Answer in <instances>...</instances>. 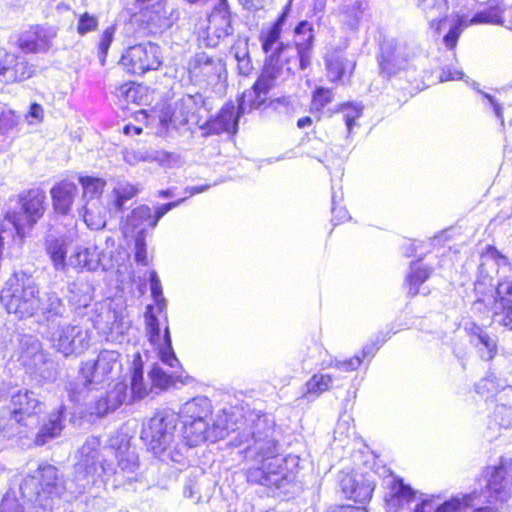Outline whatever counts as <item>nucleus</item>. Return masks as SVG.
I'll use <instances>...</instances> for the list:
<instances>
[{"instance_id":"1","label":"nucleus","mask_w":512,"mask_h":512,"mask_svg":"<svg viewBox=\"0 0 512 512\" xmlns=\"http://www.w3.org/2000/svg\"><path fill=\"white\" fill-rule=\"evenodd\" d=\"M291 5L287 4L275 22L259 36L261 48L266 54L263 70L250 90L244 92L241 108L258 107L267 101V94L272 87L285 81L297 70H306L311 64L314 44L313 26L306 20L294 28L298 37L295 49L290 43L281 41V34L291 26L288 18Z\"/></svg>"},{"instance_id":"2","label":"nucleus","mask_w":512,"mask_h":512,"mask_svg":"<svg viewBox=\"0 0 512 512\" xmlns=\"http://www.w3.org/2000/svg\"><path fill=\"white\" fill-rule=\"evenodd\" d=\"M230 444L245 448V459L253 462L247 469L250 483L281 488L289 481V474L279 455V443L275 437V423L267 415L250 414L245 427L231 431Z\"/></svg>"},{"instance_id":"3","label":"nucleus","mask_w":512,"mask_h":512,"mask_svg":"<svg viewBox=\"0 0 512 512\" xmlns=\"http://www.w3.org/2000/svg\"><path fill=\"white\" fill-rule=\"evenodd\" d=\"M20 491L26 511L50 512L55 498H60L66 491L65 481L59 470L50 464L40 465L28 474L20 485ZM21 505V503H19Z\"/></svg>"},{"instance_id":"4","label":"nucleus","mask_w":512,"mask_h":512,"mask_svg":"<svg viewBox=\"0 0 512 512\" xmlns=\"http://www.w3.org/2000/svg\"><path fill=\"white\" fill-rule=\"evenodd\" d=\"M178 414L163 410L157 412L141 431V438L148 449L163 462L183 464L185 456L182 451L184 446L175 441V430Z\"/></svg>"},{"instance_id":"5","label":"nucleus","mask_w":512,"mask_h":512,"mask_svg":"<svg viewBox=\"0 0 512 512\" xmlns=\"http://www.w3.org/2000/svg\"><path fill=\"white\" fill-rule=\"evenodd\" d=\"M40 291L33 279L25 274H14L8 279L0 294V300L8 313L19 319L36 316Z\"/></svg>"},{"instance_id":"6","label":"nucleus","mask_w":512,"mask_h":512,"mask_svg":"<svg viewBox=\"0 0 512 512\" xmlns=\"http://www.w3.org/2000/svg\"><path fill=\"white\" fill-rule=\"evenodd\" d=\"M384 486L386 512H435L439 506L433 498L417 497V492L396 476L386 478Z\"/></svg>"},{"instance_id":"7","label":"nucleus","mask_w":512,"mask_h":512,"mask_svg":"<svg viewBox=\"0 0 512 512\" xmlns=\"http://www.w3.org/2000/svg\"><path fill=\"white\" fill-rule=\"evenodd\" d=\"M484 488L478 492L489 504H504L512 497V459L501 458L499 463L483 471Z\"/></svg>"},{"instance_id":"8","label":"nucleus","mask_w":512,"mask_h":512,"mask_svg":"<svg viewBox=\"0 0 512 512\" xmlns=\"http://www.w3.org/2000/svg\"><path fill=\"white\" fill-rule=\"evenodd\" d=\"M417 52L418 48L407 42L395 39L384 40L378 57L380 73L392 77L408 70Z\"/></svg>"},{"instance_id":"9","label":"nucleus","mask_w":512,"mask_h":512,"mask_svg":"<svg viewBox=\"0 0 512 512\" xmlns=\"http://www.w3.org/2000/svg\"><path fill=\"white\" fill-rule=\"evenodd\" d=\"M52 347L64 356L80 354L89 347L88 330L80 325L63 322L45 330Z\"/></svg>"},{"instance_id":"10","label":"nucleus","mask_w":512,"mask_h":512,"mask_svg":"<svg viewBox=\"0 0 512 512\" xmlns=\"http://www.w3.org/2000/svg\"><path fill=\"white\" fill-rule=\"evenodd\" d=\"M162 63L160 47L148 42L129 47L123 53L120 65L135 75H143L150 70H156Z\"/></svg>"},{"instance_id":"11","label":"nucleus","mask_w":512,"mask_h":512,"mask_svg":"<svg viewBox=\"0 0 512 512\" xmlns=\"http://www.w3.org/2000/svg\"><path fill=\"white\" fill-rule=\"evenodd\" d=\"M224 422L225 419L222 416L218 417L212 428L209 427L207 421L186 420L183 422L182 438L184 443L180 444V446H184L183 453L185 454L188 448L196 447L206 440L217 441L226 435H231V431L224 425Z\"/></svg>"},{"instance_id":"12","label":"nucleus","mask_w":512,"mask_h":512,"mask_svg":"<svg viewBox=\"0 0 512 512\" xmlns=\"http://www.w3.org/2000/svg\"><path fill=\"white\" fill-rule=\"evenodd\" d=\"M120 369V354L114 350H102L96 360L82 363L80 372L86 381L100 385Z\"/></svg>"},{"instance_id":"13","label":"nucleus","mask_w":512,"mask_h":512,"mask_svg":"<svg viewBox=\"0 0 512 512\" xmlns=\"http://www.w3.org/2000/svg\"><path fill=\"white\" fill-rule=\"evenodd\" d=\"M45 199V193L39 189H31L20 197L22 213L18 216L7 215L18 234H22L26 226L31 227L43 215Z\"/></svg>"},{"instance_id":"14","label":"nucleus","mask_w":512,"mask_h":512,"mask_svg":"<svg viewBox=\"0 0 512 512\" xmlns=\"http://www.w3.org/2000/svg\"><path fill=\"white\" fill-rule=\"evenodd\" d=\"M69 315V307L56 292H44L40 295L36 316L39 325L43 326L45 330L67 321Z\"/></svg>"},{"instance_id":"15","label":"nucleus","mask_w":512,"mask_h":512,"mask_svg":"<svg viewBox=\"0 0 512 512\" xmlns=\"http://www.w3.org/2000/svg\"><path fill=\"white\" fill-rule=\"evenodd\" d=\"M44 409L45 404L34 391L18 389L10 393L9 410L14 413V417H18L28 426L34 423Z\"/></svg>"},{"instance_id":"16","label":"nucleus","mask_w":512,"mask_h":512,"mask_svg":"<svg viewBox=\"0 0 512 512\" xmlns=\"http://www.w3.org/2000/svg\"><path fill=\"white\" fill-rule=\"evenodd\" d=\"M493 320L512 331V277L510 276L501 278L496 286Z\"/></svg>"},{"instance_id":"17","label":"nucleus","mask_w":512,"mask_h":512,"mask_svg":"<svg viewBox=\"0 0 512 512\" xmlns=\"http://www.w3.org/2000/svg\"><path fill=\"white\" fill-rule=\"evenodd\" d=\"M34 69L22 55L0 50V81L14 83L33 75Z\"/></svg>"},{"instance_id":"18","label":"nucleus","mask_w":512,"mask_h":512,"mask_svg":"<svg viewBox=\"0 0 512 512\" xmlns=\"http://www.w3.org/2000/svg\"><path fill=\"white\" fill-rule=\"evenodd\" d=\"M142 22L153 33L170 28L178 19L176 9L170 7L165 1H158L141 11Z\"/></svg>"},{"instance_id":"19","label":"nucleus","mask_w":512,"mask_h":512,"mask_svg":"<svg viewBox=\"0 0 512 512\" xmlns=\"http://www.w3.org/2000/svg\"><path fill=\"white\" fill-rule=\"evenodd\" d=\"M55 36L56 31L52 27L31 26L20 34L17 46L25 53L45 52Z\"/></svg>"},{"instance_id":"20","label":"nucleus","mask_w":512,"mask_h":512,"mask_svg":"<svg viewBox=\"0 0 512 512\" xmlns=\"http://www.w3.org/2000/svg\"><path fill=\"white\" fill-rule=\"evenodd\" d=\"M242 95H244V93ZM242 99L243 96H241L239 100L237 116H235L233 105L225 106L214 119L207 121L205 126L207 132L209 134H221L223 132L235 133L237 130L238 118L240 114H243L246 111H250L252 109H258L263 106V104H261L258 107H250L248 103H246V108L242 109ZM265 104L266 102L264 105Z\"/></svg>"},{"instance_id":"21","label":"nucleus","mask_w":512,"mask_h":512,"mask_svg":"<svg viewBox=\"0 0 512 512\" xmlns=\"http://www.w3.org/2000/svg\"><path fill=\"white\" fill-rule=\"evenodd\" d=\"M465 330L469 335V341L476 348L479 357L484 361H491L497 354V337L490 335L484 328L475 323H468Z\"/></svg>"},{"instance_id":"22","label":"nucleus","mask_w":512,"mask_h":512,"mask_svg":"<svg viewBox=\"0 0 512 512\" xmlns=\"http://www.w3.org/2000/svg\"><path fill=\"white\" fill-rule=\"evenodd\" d=\"M458 0H416V6L429 22V26L440 33L442 22L447 18L448 11L457 7Z\"/></svg>"},{"instance_id":"23","label":"nucleus","mask_w":512,"mask_h":512,"mask_svg":"<svg viewBox=\"0 0 512 512\" xmlns=\"http://www.w3.org/2000/svg\"><path fill=\"white\" fill-rule=\"evenodd\" d=\"M102 255L96 245L77 246L68 258V267L77 271H96L101 266Z\"/></svg>"},{"instance_id":"24","label":"nucleus","mask_w":512,"mask_h":512,"mask_svg":"<svg viewBox=\"0 0 512 512\" xmlns=\"http://www.w3.org/2000/svg\"><path fill=\"white\" fill-rule=\"evenodd\" d=\"M340 486L347 498L359 503L369 501L374 491V485L370 480L363 477L358 479L351 475L344 476L340 481Z\"/></svg>"},{"instance_id":"25","label":"nucleus","mask_w":512,"mask_h":512,"mask_svg":"<svg viewBox=\"0 0 512 512\" xmlns=\"http://www.w3.org/2000/svg\"><path fill=\"white\" fill-rule=\"evenodd\" d=\"M50 194L54 209L60 214L67 215L78 194V188L75 183L63 180L51 188Z\"/></svg>"},{"instance_id":"26","label":"nucleus","mask_w":512,"mask_h":512,"mask_svg":"<svg viewBox=\"0 0 512 512\" xmlns=\"http://www.w3.org/2000/svg\"><path fill=\"white\" fill-rule=\"evenodd\" d=\"M325 62L327 77L331 82L341 81L346 75H351L355 67V62L340 50L328 53Z\"/></svg>"},{"instance_id":"27","label":"nucleus","mask_w":512,"mask_h":512,"mask_svg":"<svg viewBox=\"0 0 512 512\" xmlns=\"http://www.w3.org/2000/svg\"><path fill=\"white\" fill-rule=\"evenodd\" d=\"M208 31L218 39L233 33L231 13L226 3H221L208 17Z\"/></svg>"},{"instance_id":"28","label":"nucleus","mask_w":512,"mask_h":512,"mask_svg":"<svg viewBox=\"0 0 512 512\" xmlns=\"http://www.w3.org/2000/svg\"><path fill=\"white\" fill-rule=\"evenodd\" d=\"M84 205L79 213L85 224L92 230H99L106 225V214L109 206L102 204L98 198L83 201Z\"/></svg>"},{"instance_id":"29","label":"nucleus","mask_w":512,"mask_h":512,"mask_svg":"<svg viewBox=\"0 0 512 512\" xmlns=\"http://www.w3.org/2000/svg\"><path fill=\"white\" fill-rule=\"evenodd\" d=\"M21 345L23 350L21 359L23 363L35 368L36 371H38L44 378H54V375L51 372L47 376L43 375L41 368L39 367V364L41 363L53 365V362L47 361L44 354L41 352L40 342L36 338L28 336L21 341Z\"/></svg>"},{"instance_id":"30","label":"nucleus","mask_w":512,"mask_h":512,"mask_svg":"<svg viewBox=\"0 0 512 512\" xmlns=\"http://www.w3.org/2000/svg\"><path fill=\"white\" fill-rule=\"evenodd\" d=\"M64 418L63 406L59 407L57 411L51 413L48 420L36 434L35 444L37 446H43L52 439L58 437L64 428Z\"/></svg>"},{"instance_id":"31","label":"nucleus","mask_w":512,"mask_h":512,"mask_svg":"<svg viewBox=\"0 0 512 512\" xmlns=\"http://www.w3.org/2000/svg\"><path fill=\"white\" fill-rule=\"evenodd\" d=\"M143 374L141 357L137 354L133 361V369L130 378V402L142 400L152 392L153 388L144 381Z\"/></svg>"},{"instance_id":"32","label":"nucleus","mask_w":512,"mask_h":512,"mask_svg":"<svg viewBox=\"0 0 512 512\" xmlns=\"http://www.w3.org/2000/svg\"><path fill=\"white\" fill-rule=\"evenodd\" d=\"M212 413L211 403L206 397H196L187 401L181 408L179 417L182 422L190 421H206V418Z\"/></svg>"},{"instance_id":"33","label":"nucleus","mask_w":512,"mask_h":512,"mask_svg":"<svg viewBox=\"0 0 512 512\" xmlns=\"http://www.w3.org/2000/svg\"><path fill=\"white\" fill-rule=\"evenodd\" d=\"M460 502L457 509L459 512H501L503 504H489L483 495H479L474 491L462 498L454 497Z\"/></svg>"},{"instance_id":"34","label":"nucleus","mask_w":512,"mask_h":512,"mask_svg":"<svg viewBox=\"0 0 512 512\" xmlns=\"http://www.w3.org/2000/svg\"><path fill=\"white\" fill-rule=\"evenodd\" d=\"M139 190L134 185L126 181H118L111 192L109 201V210L111 212H121L125 203L135 197Z\"/></svg>"},{"instance_id":"35","label":"nucleus","mask_w":512,"mask_h":512,"mask_svg":"<svg viewBox=\"0 0 512 512\" xmlns=\"http://www.w3.org/2000/svg\"><path fill=\"white\" fill-rule=\"evenodd\" d=\"M45 245L54 268L58 271H66L69 265L66 261L67 251L64 241L53 235H48Z\"/></svg>"},{"instance_id":"36","label":"nucleus","mask_w":512,"mask_h":512,"mask_svg":"<svg viewBox=\"0 0 512 512\" xmlns=\"http://www.w3.org/2000/svg\"><path fill=\"white\" fill-rule=\"evenodd\" d=\"M196 62L199 73L210 83L217 82L225 71L224 65L219 59L205 54L199 55Z\"/></svg>"},{"instance_id":"37","label":"nucleus","mask_w":512,"mask_h":512,"mask_svg":"<svg viewBox=\"0 0 512 512\" xmlns=\"http://www.w3.org/2000/svg\"><path fill=\"white\" fill-rule=\"evenodd\" d=\"M28 427L27 424L14 417V413L9 411L0 412V437L12 438L23 433V428Z\"/></svg>"},{"instance_id":"38","label":"nucleus","mask_w":512,"mask_h":512,"mask_svg":"<svg viewBox=\"0 0 512 512\" xmlns=\"http://www.w3.org/2000/svg\"><path fill=\"white\" fill-rule=\"evenodd\" d=\"M149 378L152 383V388L154 387L160 391L167 390L176 381L184 383L181 376L176 374V371L168 373L158 364H154L149 371Z\"/></svg>"},{"instance_id":"39","label":"nucleus","mask_w":512,"mask_h":512,"mask_svg":"<svg viewBox=\"0 0 512 512\" xmlns=\"http://www.w3.org/2000/svg\"><path fill=\"white\" fill-rule=\"evenodd\" d=\"M126 226L131 231L139 229L137 235H144L146 226L151 227V208L147 205H141L133 209L127 218Z\"/></svg>"},{"instance_id":"40","label":"nucleus","mask_w":512,"mask_h":512,"mask_svg":"<svg viewBox=\"0 0 512 512\" xmlns=\"http://www.w3.org/2000/svg\"><path fill=\"white\" fill-rule=\"evenodd\" d=\"M97 385L98 384L86 381V378H83L79 371L78 378L75 381H70L66 385V391L72 402L80 403L86 399L88 392Z\"/></svg>"},{"instance_id":"41","label":"nucleus","mask_w":512,"mask_h":512,"mask_svg":"<svg viewBox=\"0 0 512 512\" xmlns=\"http://www.w3.org/2000/svg\"><path fill=\"white\" fill-rule=\"evenodd\" d=\"M16 123L14 112L6 106L0 105V150L9 146V132Z\"/></svg>"},{"instance_id":"42","label":"nucleus","mask_w":512,"mask_h":512,"mask_svg":"<svg viewBox=\"0 0 512 512\" xmlns=\"http://www.w3.org/2000/svg\"><path fill=\"white\" fill-rule=\"evenodd\" d=\"M342 20L351 29H356L363 15L362 3L359 0H347L341 8Z\"/></svg>"},{"instance_id":"43","label":"nucleus","mask_w":512,"mask_h":512,"mask_svg":"<svg viewBox=\"0 0 512 512\" xmlns=\"http://www.w3.org/2000/svg\"><path fill=\"white\" fill-rule=\"evenodd\" d=\"M79 181L83 187V201L93 198H98L101 200V195L105 186V181L103 179L94 177H80Z\"/></svg>"},{"instance_id":"44","label":"nucleus","mask_w":512,"mask_h":512,"mask_svg":"<svg viewBox=\"0 0 512 512\" xmlns=\"http://www.w3.org/2000/svg\"><path fill=\"white\" fill-rule=\"evenodd\" d=\"M110 403V408L118 409L124 403H131L128 393V385L124 382L116 383L105 395Z\"/></svg>"},{"instance_id":"45","label":"nucleus","mask_w":512,"mask_h":512,"mask_svg":"<svg viewBox=\"0 0 512 512\" xmlns=\"http://www.w3.org/2000/svg\"><path fill=\"white\" fill-rule=\"evenodd\" d=\"M332 385V377L328 374H314L306 383V395L319 396Z\"/></svg>"},{"instance_id":"46","label":"nucleus","mask_w":512,"mask_h":512,"mask_svg":"<svg viewBox=\"0 0 512 512\" xmlns=\"http://www.w3.org/2000/svg\"><path fill=\"white\" fill-rule=\"evenodd\" d=\"M430 276V271L426 268L411 266V272L407 277L409 283V295L415 296L419 292V286L423 284Z\"/></svg>"},{"instance_id":"47","label":"nucleus","mask_w":512,"mask_h":512,"mask_svg":"<svg viewBox=\"0 0 512 512\" xmlns=\"http://www.w3.org/2000/svg\"><path fill=\"white\" fill-rule=\"evenodd\" d=\"M69 294H80L79 297H73V300L79 306H87L92 300L91 286L85 282H73L68 285Z\"/></svg>"},{"instance_id":"48","label":"nucleus","mask_w":512,"mask_h":512,"mask_svg":"<svg viewBox=\"0 0 512 512\" xmlns=\"http://www.w3.org/2000/svg\"><path fill=\"white\" fill-rule=\"evenodd\" d=\"M467 26L468 24L465 21V17L463 15H458L448 33L443 38L445 46L449 49H454L462 31Z\"/></svg>"},{"instance_id":"49","label":"nucleus","mask_w":512,"mask_h":512,"mask_svg":"<svg viewBox=\"0 0 512 512\" xmlns=\"http://www.w3.org/2000/svg\"><path fill=\"white\" fill-rule=\"evenodd\" d=\"M467 26L468 24L465 21V17L463 15H458L448 33L443 38L445 46L449 49H454L462 31Z\"/></svg>"},{"instance_id":"50","label":"nucleus","mask_w":512,"mask_h":512,"mask_svg":"<svg viewBox=\"0 0 512 512\" xmlns=\"http://www.w3.org/2000/svg\"><path fill=\"white\" fill-rule=\"evenodd\" d=\"M502 388L495 375H488L481 379L475 386L476 392L483 397L489 398Z\"/></svg>"},{"instance_id":"51","label":"nucleus","mask_w":512,"mask_h":512,"mask_svg":"<svg viewBox=\"0 0 512 512\" xmlns=\"http://www.w3.org/2000/svg\"><path fill=\"white\" fill-rule=\"evenodd\" d=\"M95 444V441L91 443L88 442L85 445H83L80 450L81 456L85 458H83L81 462L77 464V466L79 468H85L87 473H90L92 470H95L94 465L98 459V453L92 447Z\"/></svg>"},{"instance_id":"52","label":"nucleus","mask_w":512,"mask_h":512,"mask_svg":"<svg viewBox=\"0 0 512 512\" xmlns=\"http://www.w3.org/2000/svg\"><path fill=\"white\" fill-rule=\"evenodd\" d=\"M492 421L502 428H511L512 407L505 404H497L492 415Z\"/></svg>"},{"instance_id":"53","label":"nucleus","mask_w":512,"mask_h":512,"mask_svg":"<svg viewBox=\"0 0 512 512\" xmlns=\"http://www.w3.org/2000/svg\"><path fill=\"white\" fill-rule=\"evenodd\" d=\"M98 24V17L89 14L88 12H85L81 14L78 18L76 26L77 33L81 36H84L90 32H94L97 30Z\"/></svg>"},{"instance_id":"54","label":"nucleus","mask_w":512,"mask_h":512,"mask_svg":"<svg viewBox=\"0 0 512 512\" xmlns=\"http://www.w3.org/2000/svg\"><path fill=\"white\" fill-rule=\"evenodd\" d=\"M116 28L115 26H109L107 27L103 33L101 34L99 44H98V54L100 58L101 65L105 64L106 56L108 53V50L110 48V45L114 39Z\"/></svg>"},{"instance_id":"55","label":"nucleus","mask_w":512,"mask_h":512,"mask_svg":"<svg viewBox=\"0 0 512 512\" xmlns=\"http://www.w3.org/2000/svg\"><path fill=\"white\" fill-rule=\"evenodd\" d=\"M501 23V16L494 9H487L476 13L467 23L468 25L475 24H499Z\"/></svg>"},{"instance_id":"56","label":"nucleus","mask_w":512,"mask_h":512,"mask_svg":"<svg viewBox=\"0 0 512 512\" xmlns=\"http://www.w3.org/2000/svg\"><path fill=\"white\" fill-rule=\"evenodd\" d=\"M139 467L138 457L134 452H126L118 459V469L123 473H133Z\"/></svg>"},{"instance_id":"57","label":"nucleus","mask_w":512,"mask_h":512,"mask_svg":"<svg viewBox=\"0 0 512 512\" xmlns=\"http://www.w3.org/2000/svg\"><path fill=\"white\" fill-rule=\"evenodd\" d=\"M149 284L151 294L160 309L165 306V299L163 298V291L160 279L155 271L150 272Z\"/></svg>"},{"instance_id":"58","label":"nucleus","mask_w":512,"mask_h":512,"mask_svg":"<svg viewBox=\"0 0 512 512\" xmlns=\"http://www.w3.org/2000/svg\"><path fill=\"white\" fill-rule=\"evenodd\" d=\"M332 101V91L323 87L317 88L313 93L312 105L316 110H321Z\"/></svg>"},{"instance_id":"59","label":"nucleus","mask_w":512,"mask_h":512,"mask_svg":"<svg viewBox=\"0 0 512 512\" xmlns=\"http://www.w3.org/2000/svg\"><path fill=\"white\" fill-rule=\"evenodd\" d=\"M235 58L237 60V68L239 73L241 75L248 76L253 70V65L248 51L246 49L242 51H236Z\"/></svg>"},{"instance_id":"60","label":"nucleus","mask_w":512,"mask_h":512,"mask_svg":"<svg viewBox=\"0 0 512 512\" xmlns=\"http://www.w3.org/2000/svg\"><path fill=\"white\" fill-rule=\"evenodd\" d=\"M89 411L91 415H96L98 417H103L110 412L115 411L114 408H110V403L106 396L100 397L95 402L91 403L89 406Z\"/></svg>"},{"instance_id":"61","label":"nucleus","mask_w":512,"mask_h":512,"mask_svg":"<svg viewBox=\"0 0 512 512\" xmlns=\"http://www.w3.org/2000/svg\"><path fill=\"white\" fill-rule=\"evenodd\" d=\"M185 200V198H182V199H179L177 201H172V202H169V203H166V204H163L159 207H157V209L155 210V213L154 215L151 213V228H154L156 227L158 221L167 213L169 212L170 210H172L173 208H176L177 206H179L181 203H183Z\"/></svg>"},{"instance_id":"62","label":"nucleus","mask_w":512,"mask_h":512,"mask_svg":"<svg viewBox=\"0 0 512 512\" xmlns=\"http://www.w3.org/2000/svg\"><path fill=\"white\" fill-rule=\"evenodd\" d=\"M135 260L143 265L149 264L144 235H137L135 239Z\"/></svg>"},{"instance_id":"63","label":"nucleus","mask_w":512,"mask_h":512,"mask_svg":"<svg viewBox=\"0 0 512 512\" xmlns=\"http://www.w3.org/2000/svg\"><path fill=\"white\" fill-rule=\"evenodd\" d=\"M159 356L160 360L170 368H176L180 366V362L177 359L172 347H162L159 350Z\"/></svg>"},{"instance_id":"64","label":"nucleus","mask_w":512,"mask_h":512,"mask_svg":"<svg viewBox=\"0 0 512 512\" xmlns=\"http://www.w3.org/2000/svg\"><path fill=\"white\" fill-rule=\"evenodd\" d=\"M175 160L176 157L172 153L152 149V162H157L161 166H171Z\"/></svg>"}]
</instances>
